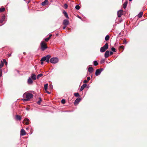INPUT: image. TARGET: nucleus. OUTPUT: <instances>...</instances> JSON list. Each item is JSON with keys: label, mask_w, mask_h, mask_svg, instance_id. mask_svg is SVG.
<instances>
[{"label": "nucleus", "mask_w": 147, "mask_h": 147, "mask_svg": "<svg viewBox=\"0 0 147 147\" xmlns=\"http://www.w3.org/2000/svg\"><path fill=\"white\" fill-rule=\"evenodd\" d=\"M23 97L26 98L23 99L24 101H26L30 100L32 98L33 95L32 94L30 93H25L23 95Z\"/></svg>", "instance_id": "obj_1"}, {"label": "nucleus", "mask_w": 147, "mask_h": 147, "mask_svg": "<svg viewBox=\"0 0 147 147\" xmlns=\"http://www.w3.org/2000/svg\"><path fill=\"white\" fill-rule=\"evenodd\" d=\"M51 56L50 55H48L46 56L43 57L40 60L41 61H46L47 62L49 63V59Z\"/></svg>", "instance_id": "obj_2"}, {"label": "nucleus", "mask_w": 147, "mask_h": 147, "mask_svg": "<svg viewBox=\"0 0 147 147\" xmlns=\"http://www.w3.org/2000/svg\"><path fill=\"white\" fill-rule=\"evenodd\" d=\"M59 61V59L58 58L54 57L51 58L50 60V62L52 63H56Z\"/></svg>", "instance_id": "obj_3"}, {"label": "nucleus", "mask_w": 147, "mask_h": 147, "mask_svg": "<svg viewBox=\"0 0 147 147\" xmlns=\"http://www.w3.org/2000/svg\"><path fill=\"white\" fill-rule=\"evenodd\" d=\"M40 45L41 46V49L42 51H44L47 48V46L46 44L44 41L41 42Z\"/></svg>", "instance_id": "obj_4"}, {"label": "nucleus", "mask_w": 147, "mask_h": 147, "mask_svg": "<svg viewBox=\"0 0 147 147\" xmlns=\"http://www.w3.org/2000/svg\"><path fill=\"white\" fill-rule=\"evenodd\" d=\"M103 70V69L102 68L97 69L96 71L95 75L98 76L99 75Z\"/></svg>", "instance_id": "obj_5"}, {"label": "nucleus", "mask_w": 147, "mask_h": 147, "mask_svg": "<svg viewBox=\"0 0 147 147\" xmlns=\"http://www.w3.org/2000/svg\"><path fill=\"white\" fill-rule=\"evenodd\" d=\"M123 10H120L118 11L117 15L118 17L120 18L121 17L123 14Z\"/></svg>", "instance_id": "obj_6"}, {"label": "nucleus", "mask_w": 147, "mask_h": 147, "mask_svg": "<svg viewBox=\"0 0 147 147\" xmlns=\"http://www.w3.org/2000/svg\"><path fill=\"white\" fill-rule=\"evenodd\" d=\"M5 16H3L1 18L0 20V26H1L3 24V22L4 21L5 19Z\"/></svg>", "instance_id": "obj_7"}, {"label": "nucleus", "mask_w": 147, "mask_h": 147, "mask_svg": "<svg viewBox=\"0 0 147 147\" xmlns=\"http://www.w3.org/2000/svg\"><path fill=\"white\" fill-rule=\"evenodd\" d=\"M81 99L80 98H77L75 100L74 103V105H76L79 103V102L81 101Z\"/></svg>", "instance_id": "obj_8"}, {"label": "nucleus", "mask_w": 147, "mask_h": 147, "mask_svg": "<svg viewBox=\"0 0 147 147\" xmlns=\"http://www.w3.org/2000/svg\"><path fill=\"white\" fill-rule=\"evenodd\" d=\"M26 134V132L24 129H21L20 132V135L21 136H24Z\"/></svg>", "instance_id": "obj_9"}, {"label": "nucleus", "mask_w": 147, "mask_h": 147, "mask_svg": "<svg viewBox=\"0 0 147 147\" xmlns=\"http://www.w3.org/2000/svg\"><path fill=\"white\" fill-rule=\"evenodd\" d=\"M109 52L108 51H106L105 54V58H107L109 56Z\"/></svg>", "instance_id": "obj_10"}, {"label": "nucleus", "mask_w": 147, "mask_h": 147, "mask_svg": "<svg viewBox=\"0 0 147 147\" xmlns=\"http://www.w3.org/2000/svg\"><path fill=\"white\" fill-rule=\"evenodd\" d=\"M69 21L67 20H65L63 22V24L65 26L69 24Z\"/></svg>", "instance_id": "obj_11"}, {"label": "nucleus", "mask_w": 147, "mask_h": 147, "mask_svg": "<svg viewBox=\"0 0 147 147\" xmlns=\"http://www.w3.org/2000/svg\"><path fill=\"white\" fill-rule=\"evenodd\" d=\"M87 85L86 84H84L81 87L80 91H82L86 86Z\"/></svg>", "instance_id": "obj_12"}, {"label": "nucleus", "mask_w": 147, "mask_h": 147, "mask_svg": "<svg viewBox=\"0 0 147 147\" xmlns=\"http://www.w3.org/2000/svg\"><path fill=\"white\" fill-rule=\"evenodd\" d=\"M48 3V1L47 0H45L41 3V5L42 6L45 5L46 4Z\"/></svg>", "instance_id": "obj_13"}, {"label": "nucleus", "mask_w": 147, "mask_h": 147, "mask_svg": "<svg viewBox=\"0 0 147 147\" xmlns=\"http://www.w3.org/2000/svg\"><path fill=\"white\" fill-rule=\"evenodd\" d=\"M24 121L25 122V123L26 125H28L29 124V119L28 118H25L24 120Z\"/></svg>", "instance_id": "obj_14"}, {"label": "nucleus", "mask_w": 147, "mask_h": 147, "mask_svg": "<svg viewBox=\"0 0 147 147\" xmlns=\"http://www.w3.org/2000/svg\"><path fill=\"white\" fill-rule=\"evenodd\" d=\"M33 82L31 78H29L28 80V83L29 84H31L33 83Z\"/></svg>", "instance_id": "obj_15"}, {"label": "nucleus", "mask_w": 147, "mask_h": 147, "mask_svg": "<svg viewBox=\"0 0 147 147\" xmlns=\"http://www.w3.org/2000/svg\"><path fill=\"white\" fill-rule=\"evenodd\" d=\"M93 71V68L91 67H89L88 68V71L90 73L92 72Z\"/></svg>", "instance_id": "obj_16"}, {"label": "nucleus", "mask_w": 147, "mask_h": 147, "mask_svg": "<svg viewBox=\"0 0 147 147\" xmlns=\"http://www.w3.org/2000/svg\"><path fill=\"white\" fill-rule=\"evenodd\" d=\"M31 78L34 80L36 79V76L34 74H32L31 75Z\"/></svg>", "instance_id": "obj_17"}, {"label": "nucleus", "mask_w": 147, "mask_h": 147, "mask_svg": "<svg viewBox=\"0 0 147 147\" xmlns=\"http://www.w3.org/2000/svg\"><path fill=\"white\" fill-rule=\"evenodd\" d=\"M63 14H64V15L67 18H69V17L68 16V15L66 13V12L65 11H63Z\"/></svg>", "instance_id": "obj_18"}, {"label": "nucleus", "mask_w": 147, "mask_h": 147, "mask_svg": "<svg viewBox=\"0 0 147 147\" xmlns=\"http://www.w3.org/2000/svg\"><path fill=\"white\" fill-rule=\"evenodd\" d=\"M103 47H104V49H105L106 50L108 48V43H106Z\"/></svg>", "instance_id": "obj_19"}, {"label": "nucleus", "mask_w": 147, "mask_h": 147, "mask_svg": "<svg viewBox=\"0 0 147 147\" xmlns=\"http://www.w3.org/2000/svg\"><path fill=\"white\" fill-rule=\"evenodd\" d=\"M106 49H104L103 47H101L100 50V52L101 53H103L105 51Z\"/></svg>", "instance_id": "obj_20"}, {"label": "nucleus", "mask_w": 147, "mask_h": 147, "mask_svg": "<svg viewBox=\"0 0 147 147\" xmlns=\"http://www.w3.org/2000/svg\"><path fill=\"white\" fill-rule=\"evenodd\" d=\"M143 12H140L138 15V16L139 18H141L143 15Z\"/></svg>", "instance_id": "obj_21"}, {"label": "nucleus", "mask_w": 147, "mask_h": 147, "mask_svg": "<svg viewBox=\"0 0 147 147\" xmlns=\"http://www.w3.org/2000/svg\"><path fill=\"white\" fill-rule=\"evenodd\" d=\"M16 118L17 120H20L21 119V117L19 115H16Z\"/></svg>", "instance_id": "obj_22"}, {"label": "nucleus", "mask_w": 147, "mask_h": 147, "mask_svg": "<svg viewBox=\"0 0 147 147\" xmlns=\"http://www.w3.org/2000/svg\"><path fill=\"white\" fill-rule=\"evenodd\" d=\"M127 2H126V1L125 2L123 3V7L124 9H125L126 8L127 5Z\"/></svg>", "instance_id": "obj_23"}, {"label": "nucleus", "mask_w": 147, "mask_h": 147, "mask_svg": "<svg viewBox=\"0 0 147 147\" xmlns=\"http://www.w3.org/2000/svg\"><path fill=\"white\" fill-rule=\"evenodd\" d=\"M4 64L2 61H1L0 63V69H1L2 67H3ZM1 69H0V70Z\"/></svg>", "instance_id": "obj_24"}, {"label": "nucleus", "mask_w": 147, "mask_h": 147, "mask_svg": "<svg viewBox=\"0 0 147 147\" xmlns=\"http://www.w3.org/2000/svg\"><path fill=\"white\" fill-rule=\"evenodd\" d=\"M43 76V74H38L37 76V78L38 79L40 77H42Z\"/></svg>", "instance_id": "obj_25"}, {"label": "nucleus", "mask_w": 147, "mask_h": 147, "mask_svg": "<svg viewBox=\"0 0 147 147\" xmlns=\"http://www.w3.org/2000/svg\"><path fill=\"white\" fill-rule=\"evenodd\" d=\"M48 85V84H46L44 85V89L45 91H46L47 89Z\"/></svg>", "instance_id": "obj_26"}, {"label": "nucleus", "mask_w": 147, "mask_h": 147, "mask_svg": "<svg viewBox=\"0 0 147 147\" xmlns=\"http://www.w3.org/2000/svg\"><path fill=\"white\" fill-rule=\"evenodd\" d=\"M93 64L95 66H96L98 65V63L96 61H94L93 62Z\"/></svg>", "instance_id": "obj_27"}, {"label": "nucleus", "mask_w": 147, "mask_h": 147, "mask_svg": "<svg viewBox=\"0 0 147 147\" xmlns=\"http://www.w3.org/2000/svg\"><path fill=\"white\" fill-rule=\"evenodd\" d=\"M109 35H107L106 36L105 38V40L107 41L109 40Z\"/></svg>", "instance_id": "obj_28"}, {"label": "nucleus", "mask_w": 147, "mask_h": 147, "mask_svg": "<svg viewBox=\"0 0 147 147\" xmlns=\"http://www.w3.org/2000/svg\"><path fill=\"white\" fill-rule=\"evenodd\" d=\"M74 95L76 97H78L79 96V94L78 92H75L74 93Z\"/></svg>", "instance_id": "obj_29"}, {"label": "nucleus", "mask_w": 147, "mask_h": 147, "mask_svg": "<svg viewBox=\"0 0 147 147\" xmlns=\"http://www.w3.org/2000/svg\"><path fill=\"white\" fill-rule=\"evenodd\" d=\"M5 9L4 7L0 8V12H2L5 11Z\"/></svg>", "instance_id": "obj_30"}, {"label": "nucleus", "mask_w": 147, "mask_h": 147, "mask_svg": "<svg viewBox=\"0 0 147 147\" xmlns=\"http://www.w3.org/2000/svg\"><path fill=\"white\" fill-rule=\"evenodd\" d=\"M41 101H42V99H41V98H39V100L37 102V104L38 105H40V104Z\"/></svg>", "instance_id": "obj_31"}, {"label": "nucleus", "mask_w": 147, "mask_h": 147, "mask_svg": "<svg viewBox=\"0 0 147 147\" xmlns=\"http://www.w3.org/2000/svg\"><path fill=\"white\" fill-rule=\"evenodd\" d=\"M75 8L77 10H79L80 8V7L78 5H77L75 7Z\"/></svg>", "instance_id": "obj_32"}, {"label": "nucleus", "mask_w": 147, "mask_h": 147, "mask_svg": "<svg viewBox=\"0 0 147 147\" xmlns=\"http://www.w3.org/2000/svg\"><path fill=\"white\" fill-rule=\"evenodd\" d=\"M111 50L112 51L114 52H115V50H116V49H115V48H114V47H112L111 48Z\"/></svg>", "instance_id": "obj_33"}, {"label": "nucleus", "mask_w": 147, "mask_h": 147, "mask_svg": "<svg viewBox=\"0 0 147 147\" xmlns=\"http://www.w3.org/2000/svg\"><path fill=\"white\" fill-rule=\"evenodd\" d=\"M3 63H5V65L7 64V63L5 59H3Z\"/></svg>", "instance_id": "obj_34"}, {"label": "nucleus", "mask_w": 147, "mask_h": 147, "mask_svg": "<svg viewBox=\"0 0 147 147\" xmlns=\"http://www.w3.org/2000/svg\"><path fill=\"white\" fill-rule=\"evenodd\" d=\"M50 37H48V38H46L45 39V41L46 42H47L50 39Z\"/></svg>", "instance_id": "obj_35"}, {"label": "nucleus", "mask_w": 147, "mask_h": 147, "mask_svg": "<svg viewBox=\"0 0 147 147\" xmlns=\"http://www.w3.org/2000/svg\"><path fill=\"white\" fill-rule=\"evenodd\" d=\"M105 62V60L103 59H102L100 61V63L101 64Z\"/></svg>", "instance_id": "obj_36"}, {"label": "nucleus", "mask_w": 147, "mask_h": 147, "mask_svg": "<svg viewBox=\"0 0 147 147\" xmlns=\"http://www.w3.org/2000/svg\"><path fill=\"white\" fill-rule=\"evenodd\" d=\"M61 102L63 104H64L65 102V99H62L61 101Z\"/></svg>", "instance_id": "obj_37"}, {"label": "nucleus", "mask_w": 147, "mask_h": 147, "mask_svg": "<svg viewBox=\"0 0 147 147\" xmlns=\"http://www.w3.org/2000/svg\"><path fill=\"white\" fill-rule=\"evenodd\" d=\"M64 7L65 9H67V4L65 3L64 5Z\"/></svg>", "instance_id": "obj_38"}, {"label": "nucleus", "mask_w": 147, "mask_h": 147, "mask_svg": "<svg viewBox=\"0 0 147 147\" xmlns=\"http://www.w3.org/2000/svg\"><path fill=\"white\" fill-rule=\"evenodd\" d=\"M88 82V81L86 80H84L83 82V83H84V84H86Z\"/></svg>", "instance_id": "obj_39"}, {"label": "nucleus", "mask_w": 147, "mask_h": 147, "mask_svg": "<svg viewBox=\"0 0 147 147\" xmlns=\"http://www.w3.org/2000/svg\"><path fill=\"white\" fill-rule=\"evenodd\" d=\"M1 73L0 74V77H1L2 75V69H0Z\"/></svg>", "instance_id": "obj_40"}, {"label": "nucleus", "mask_w": 147, "mask_h": 147, "mask_svg": "<svg viewBox=\"0 0 147 147\" xmlns=\"http://www.w3.org/2000/svg\"><path fill=\"white\" fill-rule=\"evenodd\" d=\"M109 53L110 55H111L113 54V53L112 51H110Z\"/></svg>", "instance_id": "obj_41"}, {"label": "nucleus", "mask_w": 147, "mask_h": 147, "mask_svg": "<svg viewBox=\"0 0 147 147\" xmlns=\"http://www.w3.org/2000/svg\"><path fill=\"white\" fill-rule=\"evenodd\" d=\"M120 48L123 49L124 48V46H120Z\"/></svg>", "instance_id": "obj_42"}, {"label": "nucleus", "mask_w": 147, "mask_h": 147, "mask_svg": "<svg viewBox=\"0 0 147 147\" xmlns=\"http://www.w3.org/2000/svg\"><path fill=\"white\" fill-rule=\"evenodd\" d=\"M123 42H124V43L125 44H126L127 43V42L126 41V40H125Z\"/></svg>", "instance_id": "obj_43"}, {"label": "nucleus", "mask_w": 147, "mask_h": 147, "mask_svg": "<svg viewBox=\"0 0 147 147\" xmlns=\"http://www.w3.org/2000/svg\"><path fill=\"white\" fill-rule=\"evenodd\" d=\"M90 77H88L87 78V80H90Z\"/></svg>", "instance_id": "obj_44"}, {"label": "nucleus", "mask_w": 147, "mask_h": 147, "mask_svg": "<svg viewBox=\"0 0 147 147\" xmlns=\"http://www.w3.org/2000/svg\"><path fill=\"white\" fill-rule=\"evenodd\" d=\"M46 92L48 94H50L51 93V92H49L48 91H47V90H46Z\"/></svg>", "instance_id": "obj_45"}, {"label": "nucleus", "mask_w": 147, "mask_h": 147, "mask_svg": "<svg viewBox=\"0 0 147 147\" xmlns=\"http://www.w3.org/2000/svg\"><path fill=\"white\" fill-rule=\"evenodd\" d=\"M66 26H64V27H63V29H65V28H66Z\"/></svg>", "instance_id": "obj_46"}, {"label": "nucleus", "mask_w": 147, "mask_h": 147, "mask_svg": "<svg viewBox=\"0 0 147 147\" xmlns=\"http://www.w3.org/2000/svg\"><path fill=\"white\" fill-rule=\"evenodd\" d=\"M52 36V35L51 34H50L49 35V37H50V38Z\"/></svg>", "instance_id": "obj_47"}, {"label": "nucleus", "mask_w": 147, "mask_h": 147, "mask_svg": "<svg viewBox=\"0 0 147 147\" xmlns=\"http://www.w3.org/2000/svg\"><path fill=\"white\" fill-rule=\"evenodd\" d=\"M26 109L28 111L29 110V109L28 108H26Z\"/></svg>", "instance_id": "obj_48"}, {"label": "nucleus", "mask_w": 147, "mask_h": 147, "mask_svg": "<svg viewBox=\"0 0 147 147\" xmlns=\"http://www.w3.org/2000/svg\"><path fill=\"white\" fill-rule=\"evenodd\" d=\"M78 17L79 18H80V19H81V18L80 17V16H78Z\"/></svg>", "instance_id": "obj_49"}, {"label": "nucleus", "mask_w": 147, "mask_h": 147, "mask_svg": "<svg viewBox=\"0 0 147 147\" xmlns=\"http://www.w3.org/2000/svg\"><path fill=\"white\" fill-rule=\"evenodd\" d=\"M26 129H27V130L28 129V127L26 128Z\"/></svg>", "instance_id": "obj_50"}, {"label": "nucleus", "mask_w": 147, "mask_h": 147, "mask_svg": "<svg viewBox=\"0 0 147 147\" xmlns=\"http://www.w3.org/2000/svg\"><path fill=\"white\" fill-rule=\"evenodd\" d=\"M43 63V62L42 61H41V64H42Z\"/></svg>", "instance_id": "obj_51"}, {"label": "nucleus", "mask_w": 147, "mask_h": 147, "mask_svg": "<svg viewBox=\"0 0 147 147\" xmlns=\"http://www.w3.org/2000/svg\"><path fill=\"white\" fill-rule=\"evenodd\" d=\"M50 87H52L53 86H50Z\"/></svg>", "instance_id": "obj_52"}, {"label": "nucleus", "mask_w": 147, "mask_h": 147, "mask_svg": "<svg viewBox=\"0 0 147 147\" xmlns=\"http://www.w3.org/2000/svg\"><path fill=\"white\" fill-rule=\"evenodd\" d=\"M132 0H129V1H132Z\"/></svg>", "instance_id": "obj_53"}, {"label": "nucleus", "mask_w": 147, "mask_h": 147, "mask_svg": "<svg viewBox=\"0 0 147 147\" xmlns=\"http://www.w3.org/2000/svg\"><path fill=\"white\" fill-rule=\"evenodd\" d=\"M11 55H9V56L10 57V56Z\"/></svg>", "instance_id": "obj_54"}]
</instances>
